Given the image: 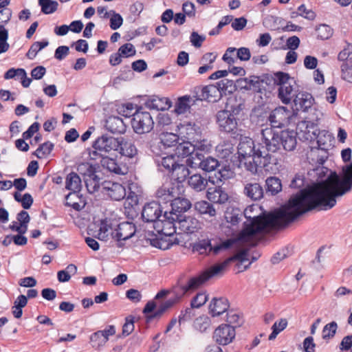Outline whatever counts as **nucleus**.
Segmentation results:
<instances>
[{"label":"nucleus","mask_w":352,"mask_h":352,"mask_svg":"<svg viewBox=\"0 0 352 352\" xmlns=\"http://www.w3.org/2000/svg\"><path fill=\"white\" fill-rule=\"evenodd\" d=\"M341 179L336 173H331L323 182L302 190L292 197L288 203L278 210L261 216L259 207L250 206L244 210L247 219L240 232V239L250 241L256 245L266 231L293 221L300 215L315 208L328 210L336 204V198L350 191L352 186V163L343 168Z\"/></svg>","instance_id":"nucleus-1"},{"label":"nucleus","mask_w":352,"mask_h":352,"mask_svg":"<svg viewBox=\"0 0 352 352\" xmlns=\"http://www.w3.org/2000/svg\"><path fill=\"white\" fill-rule=\"evenodd\" d=\"M238 154L241 166L252 173L257 171L258 166H265L270 155L258 147L256 148L254 141L248 138H242L238 145Z\"/></svg>","instance_id":"nucleus-2"},{"label":"nucleus","mask_w":352,"mask_h":352,"mask_svg":"<svg viewBox=\"0 0 352 352\" xmlns=\"http://www.w3.org/2000/svg\"><path fill=\"white\" fill-rule=\"evenodd\" d=\"M232 261L238 262L236 266L239 272L245 270L251 264V262L249 261L248 250L243 249L224 261L210 266L203 272L208 276V280L212 277L222 275Z\"/></svg>","instance_id":"nucleus-3"},{"label":"nucleus","mask_w":352,"mask_h":352,"mask_svg":"<svg viewBox=\"0 0 352 352\" xmlns=\"http://www.w3.org/2000/svg\"><path fill=\"white\" fill-rule=\"evenodd\" d=\"M323 117V113L318 109H311L307 116L297 124V133L300 138L312 141L316 138L319 131L318 124Z\"/></svg>","instance_id":"nucleus-4"},{"label":"nucleus","mask_w":352,"mask_h":352,"mask_svg":"<svg viewBox=\"0 0 352 352\" xmlns=\"http://www.w3.org/2000/svg\"><path fill=\"white\" fill-rule=\"evenodd\" d=\"M120 139L112 136L103 135L99 137L94 143V151L90 153V157L94 160L98 158L114 155L118 151Z\"/></svg>","instance_id":"nucleus-5"},{"label":"nucleus","mask_w":352,"mask_h":352,"mask_svg":"<svg viewBox=\"0 0 352 352\" xmlns=\"http://www.w3.org/2000/svg\"><path fill=\"white\" fill-rule=\"evenodd\" d=\"M274 76V82L278 86V98L283 104H289L295 91L296 80L288 74L281 72L276 73Z\"/></svg>","instance_id":"nucleus-6"},{"label":"nucleus","mask_w":352,"mask_h":352,"mask_svg":"<svg viewBox=\"0 0 352 352\" xmlns=\"http://www.w3.org/2000/svg\"><path fill=\"white\" fill-rule=\"evenodd\" d=\"M208 280V276L204 272L195 276H182L181 277L173 287L174 292L178 296V298L186 294L192 293L202 286Z\"/></svg>","instance_id":"nucleus-7"},{"label":"nucleus","mask_w":352,"mask_h":352,"mask_svg":"<svg viewBox=\"0 0 352 352\" xmlns=\"http://www.w3.org/2000/svg\"><path fill=\"white\" fill-rule=\"evenodd\" d=\"M280 131L274 127L267 126L261 131V145L262 151L276 153L281 147L280 143Z\"/></svg>","instance_id":"nucleus-8"},{"label":"nucleus","mask_w":352,"mask_h":352,"mask_svg":"<svg viewBox=\"0 0 352 352\" xmlns=\"http://www.w3.org/2000/svg\"><path fill=\"white\" fill-rule=\"evenodd\" d=\"M131 126L138 134H145L152 131L154 121L150 113L147 111H136L133 114Z\"/></svg>","instance_id":"nucleus-9"},{"label":"nucleus","mask_w":352,"mask_h":352,"mask_svg":"<svg viewBox=\"0 0 352 352\" xmlns=\"http://www.w3.org/2000/svg\"><path fill=\"white\" fill-rule=\"evenodd\" d=\"M217 122L221 131L232 134L237 133V120L231 111L228 110L219 111L217 114Z\"/></svg>","instance_id":"nucleus-10"},{"label":"nucleus","mask_w":352,"mask_h":352,"mask_svg":"<svg viewBox=\"0 0 352 352\" xmlns=\"http://www.w3.org/2000/svg\"><path fill=\"white\" fill-rule=\"evenodd\" d=\"M136 232L135 226L131 222H122L111 232V236L118 241V245H123L122 241H126L134 236Z\"/></svg>","instance_id":"nucleus-11"},{"label":"nucleus","mask_w":352,"mask_h":352,"mask_svg":"<svg viewBox=\"0 0 352 352\" xmlns=\"http://www.w3.org/2000/svg\"><path fill=\"white\" fill-rule=\"evenodd\" d=\"M247 243L249 245H254L250 241H243L240 239V234L236 238H230L223 241H220L215 245H212V248H210V253L213 255H218L226 252L230 249H237L239 246V243Z\"/></svg>","instance_id":"nucleus-12"},{"label":"nucleus","mask_w":352,"mask_h":352,"mask_svg":"<svg viewBox=\"0 0 352 352\" xmlns=\"http://www.w3.org/2000/svg\"><path fill=\"white\" fill-rule=\"evenodd\" d=\"M177 214H168L165 212L162 219L156 221V226L161 228L159 232L165 236H172L177 230Z\"/></svg>","instance_id":"nucleus-13"},{"label":"nucleus","mask_w":352,"mask_h":352,"mask_svg":"<svg viewBox=\"0 0 352 352\" xmlns=\"http://www.w3.org/2000/svg\"><path fill=\"white\" fill-rule=\"evenodd\" d=\"M235 336V329L232 326L222 324L214 330L213 338L219 344L227 345L233 341Z\"/></svg>","instance_id":"nucleus-14"},{"label":"nucleus","mask_w":352,"mask_h":352,"mask_svg":"<svg viewBox=\"0 0 352 352\" xmlns=\"http://www.w3.org/2000/svg\"><path fill=\"white\" fill-rule=\"evenodd\" d=\"M201 228V223L196 218L178 214L177 230L180 232L192 234L197 232Z\"/></svg>","instance_id":"nucleus-15"},{"label":"nucleus","mask_w":352,"mask_h":352,"mask_svg":"<svg viewBox=\"0 0 352 352\" xmlns=\"http://www.w3.org/2000/svg\"><path fill=\"white\" fill-rule=\"evenodd\" d=\"M291 112L285 107H279L274 109L269 117L272 124L271 126L274 129L282 127L289 123Z\"/></svg>","instance_id":"nucleus-16"},{"label":"nucleus","mask_w":352,"mask_h":352,"mask_svg":"<svg viewBox=\"0 0 352 352\" xmlns=\"http://www.w3.org/2000/svg\"><path fill=\"white\" fill-rule=\"evenodd\" d=\"M102 192L112 199L119 201L124 198L126 190L120 183L112 181H104L101 183Z\"/></svg>","instance_id":"nucleus-17"},{"label":"nucleus","mask_w":352,"mask_h":352,"mask_svg":"<svg viewBox=\"0 0 352 352\" xmlns=\"http://www.w3.org/2000/svg\"><path fill=\"white\" fill-rule=\"evenodd\" d=\"M96 161H99L104 168L116 175H123L128 172V168L125 165L119 163L114 155L102 157L98 158Z\"/></svg>","instance_id":"nucleus-18"},{"label":"nucleus","mask_w":352,"mask_h":352,"mask_svg":"<svg viewBox=\"0 0 352 352\" xmlns=\"http://www.w3.org/2000/svg\"><path fill=\"white\" fill-rule=\"evenodd\" d=\"M294 109L296 111H302L303 112H311V109H316L312 108L314 102V98L311 94L306 91H300L297 93L293 100Z\"/></svg>","instance_id":"nucleus-19"},{"label":"nucleus","mask_w":352,"mask_h":352,"mask_svg":"<svg viewBox=\"0 0 352 352\" xmlns=\"http://www.w3.org/2000/svg\"><path fill=\"white\" fill-rule=\"evenodd\" d=\"M180 194L179 184L172 183L170 181L166 182L157 191V197L165 201H170L174 197H178Z\"/></svg>","instance_id":"nucleus-20"},{"label":"nucleus","mask_w":352,"mask_h":352,"mask_svg":"<svg viewBox=\"0 0 352 352\" xmlns=\"http://www.w3.org/2000/svg\"><path fill=\"white\" fill-rule=\"evenodd\" d=\"M222 94L217 85H209L200 89V93H197L196 100L214 102L219 100Z\"/></svg>","instance_id":"nucleus-21"},{"label":"nucleus","mask_w":352,"mask_h":352,"mask_svg":"<svg viewBox=\"0 0 352 352\" xmlns=\"http://www.w3.org/2000/svg\"><path fill=\"white\" fill-rule=\"evenodd\" d=\"M162 210L160 204L156 202H151L146 204L142 210V217L146 222H155L160 220Z\"/></svg>","instance_id":"nucleus-22"},{"label":"nucleus","mask_w":352,"mask_h":352,"mask_svg":"<svg viewBox=\"0 0 352 352\" xmlns=\"http://www.w3.org/2000/svg\"><path fill=\"white\" fill-rule=\"evenodd\" d=\"M230 304L226 298H214L208 306L209 314L212 317L219 316L228 310Z\"/></svg>","instance_id":"nucleus-23"},{"label":"nucleus","mask_w":352,"mask_h":352,"mask_svg":"<svg viewBox=\"0 0 352 352\" xmlns=\"http://www.w3.org/2000/svg\"><path fill=\"white\" fill-rule=\"evenodd\" d=\"M178 132L184 138L195 140L200 133V129L195 123L184 121L177 126Z\"/></svg>","instance_id":"nucleus-24"},{"label":"nucleus","mask_w":352,"mask_h":352,"mask_svg":"<svg viewBox=\"0 0 352 352\" xmlns=\"http://www.w3.org/2000/svg\"><path fill=\"white\" fill-rule=\"evenodd\" d=\"M297 133L292 130L280 131V143L285 151H292L297 144Z\"/></svg>","instance_id":"nucleus-25"},{"label":"nucleus","mask_w":352,"mask_h":352,"mask_svg":"<svg viewBox=\"0 0 352 352\" xmlns=\"http://www.w3.org/2000/svg\"><path fill=\"white\" fill-rule=\"evenodd\" d=\"M206 197L209 201L215 204H224L228 200V194L220 186L208 188Z\"/></svg>","instance_id":"nucleus-26"},{"label":"nucleus","mask_w":352,"mask_h":352,"mask_svg":"<svg viewBox=\"0 0 352 352\" xmlns=\"http://www.w3.org/2000/svg\"><path fill=\"white\" fill-rule=\"evenodd\" d=\"M105 128L112 133H124L126 126L122 118L111 116L106 120Z\"/></svg>","instance_id":"nucleus-27"},{"label":"nucleus","mask_w":352,"mask_h":352,"mask_svg":"<svg viewBox=\"0 0 352 352\" xmlns=\"http://www.w3.org/2000/svg\"><path fill=\"white\" fill-rule=\"evenodd\" d=\"M172 105L171 101L168 98H160L153 96L146 102V106L150 109L157 111H165L168 109Z\"/></svg>","instance_id":"nucleus-28"},{"label":"nucleus","mask_w":352,"mask_h":352,"mask_svg":"<svg viewBox=\"0 0 352 352\" xmlns=\"http://www.w3.org/2000/svg\"><path fill=\"white\" fill-rule=\"evenodd\" d=\"M195 100L190 96H184L179 97L175 104L174 111L177 115L184 114L189 111L192 104H194Z\"/></svg>","instance_id":"nucleus-29"},{"label":"nucleus","mask_w":352,"mask_h":352,"mask_svg":"<svg viewBox=\"0 0 352 352\" xmlns=\"http://www.w3.org/2000/svg\"><path fill=\"white\" fill-rule=\"evenodd\" d=\"M171 203V211L168 214H180L182 212L187 211L191 207L190 201L185 198H180L178 197H174Z\"/></svg>","instance_id":"nucleus-30"},{"label":"nucleus","mask_w":352,"mask_h":352,"mask_svg":"<svg viewBox=\"0 0 352 352\" xmlns=\"http://www.w3.org/2000/svg\"><path fill=\"white\" fill-rule=\"evenodd\" d=\"M188 184L196 192H201L206 188L208 179L201 174H194L188 178Z\"/></svg>","instance_id":"nucleus-31"},{"label":"nucleus","mask_w":352,"mask_h":352,"mask_svg":"<svg viewBox=\"0 0 352 352\" xmlns=\"http://www.w3.org/2000/svg\"><path fill=\"white\" fill-rule=\"evenodd\" d=\"M244 193L252 200H259L263 196V189L258 183H249L245 186Z\"/></svg>","instance_id":"nucleus-32"},{"label":"nucleus","mask_w":352,"mask_h":352,"mask_svg":"<svg viewBox=\"0 0 352 352\" xmlns=\"http://www.w3.org/2000/svg\"><path fill=\"white\" fill-rule=\"evenodd\" d=\"M82 182L80 177L76 173H69L66 178L65 188L73 192H79L81 189Z\"/></svg>","instance_id":"nucleus-33"},{"label":"nucleus","mask_w":352,"mask_h":352,"mask_svg":"<svg viewBox=\"0 0 352 352\" xmlns=\"http://www.w3.org/2000/svg\"><path fill=\"white\" fill-rule=\"evenodd\" d=\"M120 154L128 157H133L137 154V148L130 142L124 141L123 138H120V146H118Z\"/></svg>","instance_id":"nucleus-34"},{"label":"nucleus","mask_w":352,"mask_h":352,"mask_svg":"<svg viewBox=\"0 0 352 352\" xmlns=\"http://www.w3.org/2000/svg\"><path fill=\"white\" fill-rule=\"evenodd\" d=\"M333 136L327 131H319L316 134L317 143L318 146L323 150L327 149L331 145Z\"/></svg>","instance_id":"nucleus-35"},{"label":"nucleus","mask_w":352,"mask_h":352,"mask_svg":"<svg viewBox=\"0 0 352 352\" xmlns=\"http://www.w3.org/2000/svg\"><path fill=\"white\" fill-rule=\"evenodd\" d=\"M173 177L177 181V183L184 182L189 175L190 171L186 165L178 163L171 171Z\"/></svg>","instance_id":"nucleus-36"},{"label":"nucleus","mask_w":352,"mask_h":352,"mask_svg":"<svg viewBox=\"0 0 352 352\" xmlns=\"http://www.w3.org/2000/svg\"><path fill=\"white\" fill-rule=\"evenodd\" d=\"M241 217L242 212L241 210L236 208L229 207L225 212V219L226 221L232 226L238 224Z\"/></svg>","instance_id":"nucleus-37"},{"label":"nucleus","mask_w":352,"mask_h":352,"mask_svg":"<svg viewBox=\"0 0 352 352\" xmlns=\"http://www.w3.org/2000/svg\"><path fill=\"white\" fill-rule=\"evenodd\" d=\"M195 151V146L193 144L188 141H184L177 145L175 148V154L178 157H188Z\"/></svg>","instance_id":"nucleus-38"},{"label":"nucleus","mask_w":352,"mask_h":352,"mask_svg":"<svg viewBox=\"0 0 352 352\" xmlns=\"http://www.w3.org/2000/svg\"><path fill=\"white\" fill-rule=\"evenodd\" d=\"M178 135L173 133H162L160 135V143L164 148L177 146Z\"/></svg>","instance_id":"nucleus-39"},{"label":"nucleus","mask_w":352,"mask_h":352,"mask_svg":"<svg viewBox=\"0 0 352 352\" xmlns=\"http://www.w3.org/2000/svg\"><path fill=\"white\" fill-rule=\"evenodd\" d=\"M195 208L200 214H208L210 217H214L216 215V210L211 205L206 201H197L195 204Z\"/></svg>","instance_id":"nucleus-40"},{"label":"nucleus","mask_w":352,"mask_h":352,"mask_svg":"<svg viewBox=\"0 0 352 352\" xmlns=\"http://www.w3.org/2000/svg\"><path fill=\"white\" fill-rule=\"evenodd\" d=\"M76 272V266L74 264H69L65 270L58 272V280L61 283L67 282L70 280L71 276L74 275Z\"/></svg>","instance_id":"nucleus-41"},{"label":"nucleus","mask_w":352,"mask_h":352,"mask_svg":"<svg viewBox=\"0 0 352 352\" xmlns=\"http://www.w3.org/2000/svg\"><path fill=\"white\" fill-rule=\"evenodd\" d=\"M340 72V77L343 80L352 83V59L341 64Z\"/></svg>","instance_id":"nucleus-42"},{"label":"nucleus","mask_w":352,"mask_h":352,"mask_svg":"<svg viewBox=\"0 0 352 352\" xmlns=\"http://www.w3.org/2000/svg\"><path fill=\"white\" fill-rule=\"evenodd\" d=\"M85 185L87 190L90 193H94L98 191L100 186V179L95 174L89 175L85 179Z\"/></svg>","instance_id":"nucleus-43"},{"label":"nucleus","mask_w":352,"mask_h":352,"mask_svg":"<svg viewBox=\"0 0 352 352\" xmlns=\"http://www.w3.org/2000/svg\"><path fill=\"white\" fill-rule=\"evenodd\" d=\"M266 186L267 192L272 195H276L282 190L280 180L275 177H270L266 179Z\"/></svg>","instance_id":"nucleus-44"},{"label":"nucleus","mask_w":352,"mask_h":352,"mask_svg":"<svg viewBox=\"0 0 352 352\" xmlns=\"http://www.w3.org/2000/svg\"><path fill=\"white\" fill-rule=\"evenodd\" d=\"M194 327L200 332H205L211 325L210 318L206 315L200 316L194 321Z\"/></svg>","instance_id":"nucleus-45"},{"label":"nucleus","mask_w":352,"mask_h":352,"mask_svg":"<svg viewBox=\"0 0 352 352\" xmlns=\"http://www.w3.org/2000/svg\"><path fill=\"white\" fill-rule=\"evenodd\" d=\"M187 157L188 158L186 162L187 166L191 168H201L202 161L204 159V155L201 153L195 151L193 153H192V154L189 155Z\"/></svg>","instance_id":"nucleus-46"},{"label":"nucleus","mask_w":352,"mask_h":352,"mask_svg":"<svg viewBox=\"0 0 352 352\" xmlns=\"http://www.w3.org/2000/svg\"><path fill=\"white\" fill-rule=\"evenodd\" d=\"M287 326V320L285 318H281L278 321H276L272 327V332L269 336V340H274L278 334L283 331Z\"/></svg>","instance_id":"nucleus-47"},{"label":"nucleus","mask_w":352,"mask_h":352,"mask_svg":"<svg viewBox=\"0 0 352 352\" xmlns=\"http://www.w3.org/2000/svg\"><path fill=\"white\" fill-rule=\"evenodd\" d=\"M210 248H212V244L209 240H201L192 246V250L194 252H198L200 254L210 253Z\"/></svg>","instance_id":"nucleus-48"},{"label":"nucleus","mask_w":352,"mask_h":352,"mask_svg":"<svg viewBox=\"0 0 352 352\" xmlns=\"http://www.w3.org/2000/svg\"><path fill=\"white\" fill-rule=\"evenodd\" d=\"M38 3L41 7L42 12L46 14L54 12L58 6L56 1L52 0H39Z\"/></svg>","instance_id":"nucleus-49"},{"label":"nucleus","mask_w":352,"mask_h":352,"mask_svg":"<svg viewBox=\"0 0 352 352\" xmlns=\"http://www.w3.org/2000/svg\"><path fill=\"white\" fill-rule=\"evenodd\" d=\"M234 151V146L230 142H223L217 146V151L222 158L228 157Z\"/></svg>","instance_id":"nucleus-50"},{"label":"nucleus","mask_w":352,"mask_h":352,"mask_svg":"<svg viewBox=\"0 0 352 352\" xmlns=\"http://www.w3.org/2000/svg\"><path fill=\"white\" fill-rule=\"evenodd\" d=\"M54 144L47 142L42 144L35 151L34 155L40 159L46 157L52 151Z\"/></svg>","instance_id":"nucleus-51"},{"label":"nucleus","mask_w":352,"mask_h":352,"mask_svg":"<svg viewBox=\"0 0 352 352\" xmlns=\"http://www.w3.org/2000/svg\"><path fill=\"white\" fill-rule=\"evenodd\" d=\"M48 45V42H35L34 43L30 50H28L26 56L29 59H33L36 57L38 52Z\"/></svg>","instance_id":"nucleus-52"},{"label":"nucleus","mask_w":352,"mask_h":352,"mask_svg":"<svg viewBox=\"0 0 352 352\" xmlns=\"http://www.w3.org/2000/svg\"><path fill=\"white\" fill-rule=\"evenodd\" d=\"M219 165V162L217 159L208 157L203 159L201 168L206 172H211L214 170Z\"/></svg>","instance_id":"nucleus-53"},{"label":"nucleus","mask_w":352,"mask_h":352,"mask_svg":"<svg viewBox=\"0 0 352 352\" xmlns=\"http://www.w3.org/2000/svg\"><path fill=\"white\" fill-rule=\"evenodd\" d=\"M90 342L94 348L99 349L104 346L107 342L102 337V333L99 331L94 333L90 336Z\"/></svg>","instance_id":"nucleus-54"},{"label":"nucleus","mask_w":352,"mask_h":352,"mask_svg":"<svg viewBox=\"0 0 352 352\" xmlns=\"http://www.w3.org/2000/svg\"><path fill=\"white\" fill-rule=\"evenodd\" d=\"M217 87L219 88L221 93L229 92L232 93L235 89V85L234 81L229 79H222L217 82Z\"/></svg>","instance_id":"nucleus-55"},{"label":"nucleus","mask_w":352,"mask_h":352,"mask_svg":"<svg viewBox=\"0 0 352 352\" xmlns=\"http://www.w3.org/2000/svg\"><path fill=\"white\" fill-rule=\"evenodd\" d=\"M298 10L299 11L300 16L309 21H314L316 17V12L313 10L308 8L305 4L298 6Z\"/></svg>","instance_id":"nucleus-56"},{"label":"nucleus","mask_w":352,"mask_h":352,"mask_svg":"<svg viewBox=\"0 0 352 352\" xmlns=\"http://www.w3.org/2000/svg\"><path fill=\"white\" fill-rule=\"evenodd\" d=\"M318 37L324 40L328 39L333 34V30L326 24H320L316 28Z\"/></svg>","instance_id":"nucleus-57"},{"label":"nucleus","mask_w":352,"mask_h":352,"mask_svg":"<svg viewBox=\"0 0 352 352\" xmlns=\"http://www.w3.org/2000/svg\"><path fill=\"white\" fill-rule=\"evenodd\" d=\"M226 316V322H228L227 324L232 326L234 329L236 326L240 325L241 318L239 314L235 311H228Z\"/></svg>","instance_id":"nucleus-58"},{"label":"nucleus","mask_w":352,"mask_h":352,"mask_svg":"<svg viewBox=\"0 0 352 352\" xmlns=\"http://www.w3.org/2000/svg\"><path fill=\"white\" fill-rule=\"evenodd\" d=\"M337 328L338 325L336 322H331L326 324L322 330V338L326 339L333 337L336 334Z\"/></svg>","instance_id":"nucleus-59"},{"label":"nucleus","mask_w":352,"mask_h":352,"mask_svg":"<svg viewBox=\"0 0 352 352\" xmlns=\"http://www.w3.org/2000/svg\"><path fill=\"white\" fill-rule=\"evenodd\" d=\"M109 18H110V28L113 30L120 28L123 23L122 16L114 10Z\"/></svg>","instance_id":"nucleus-60"},{"label":"nucleus","mask_w":352,"mask_h":352,"mask_svg":"<svg viewBox=\"0 0 352 352\" xmlns=\"http://www.w3.org/2000/svg\"><path fill=\"white\" fill-rule=\"evenodd\" d=\"M208 300V295L206 293H198L191 301L192 308H199L204 305Z\"/></svg>","instance_id":"nucleus-61"},{"label":"nucleus","mask_w":352,"mask_h":352,"mask_svg":"<svg viewBox=\"0 0 352 352\" xmlns=\"http://www.w3.org/2000/svg\"><path fill=\"white\" fill-rule=\"evenodd\" d=\"M352 45L348 43L346 47L338 54V59L342 63L352 59Z\"/></svg>","instance_id":"nucleus-62"},{"label":"nucleus","mask_w":352,"mask_h":352,"mask_svg":"<svg viewBox=\"0 0 352 352\" xmlns=\"http://www.w3.org/2000/svg\"><path fill=\"white\" fill-rule=\"evenodd\" d=\"M178 162L175 160L173 155H167L162 158L161 164L170 172L172 171Z\"/></svg>","instance_id":"nucleus-63"},{"label":"nucleus","mask_w":352,"mask_h":352,"mask_svg":"<svg viewBox=\"0 0 352 352\" xmlns=\"http://www.w3.org/2000/svg\"><path fill=\"white\" fill-rule=\"evenodd\" d=\"M118 52L121 53L123 57H129L135 54V49L131 43H126L122 45Z\"/></svg>","instance_id":"nucleus-64"}]
</instances>
